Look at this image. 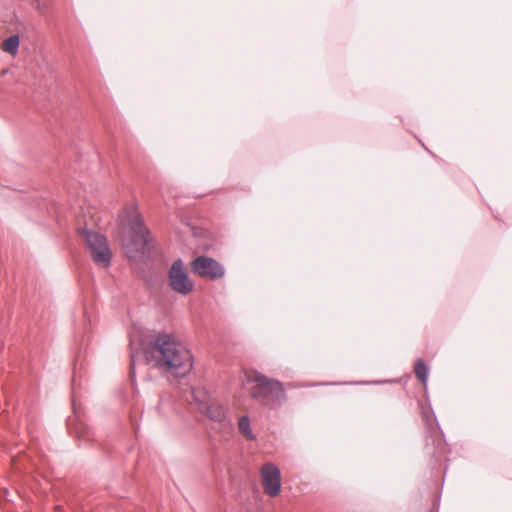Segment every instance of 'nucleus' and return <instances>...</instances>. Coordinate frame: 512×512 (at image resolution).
<instances>
[{
	"mask_svg": "<svg viewBox=\"0 0 512 512\" xmlns=\"http://www.w3.org/2000/svg\"><path fill=\"white\" fill-rule=\"evenodd\" d=\"M149 362L174 376H185L193 366L190 350L184 343L169 334H159L151 347L145 350Z\"/></svg>",
	"mask_w": 512,
	"mask_h": 512,
	"instance_id": "nucleus-1",
	"label": "nucleus"
},
{
	"mask_svg": "<svg viewBox=\"0 0 512 512\" xmlns=\"http://www.w3.org/2000/svg\"><path fill=\"white\" fill-rule=\"evenodd\" d=\"M191 269L195 274L210 280L220 279L225 274L224 267L218 261L206 256L195 258L191 263Z\"/></svg>",
	"mask_w": 512,
	"mask_h": 512,
	"instance_id": "nucleus-5",
	"label": "nucleus"
},
{
	"mask_svg": "<svg viewBox=\"0 0 512 512\" xmlns=\"http://www.w3.org/2000/svg\"><path fill=\"white\" fill-rule=\"evenodd\" d=\"M414 373H415L416 377L418 378V380H419L423 385H425V384H426V381H427V373H428V369H427L426 364L423 362V360L418 359V360L415 362V365H414Z\"/></svg>",
	"mask_w": 512,
	"mask_h": 512,
	"instance_id": "nucleus-11",
	"label": "nucleus"
},
{
	"mask_svg": "<svg viewBox=\"0 0 512 512\" xmlns=\"http://www.w3.org/2000/svg\"><path fill=\"white\" fill-rule=\"evenodd\" d=\"M169 285L174 291L183 295L193 290V282L190 280L180 260L175 261L170 268Z\"/></svg>",
	"mask_w": 512,
	"mask_h": 512,
	"instance_id": "nucleus-7",
	"label": "nucleus"
},
{
	"mask_svg": "<svg viewBox=\"0 0 512 512\" xmlns=\"http://www.w3.org/2000/svg\"><path fill=\"white\" fill-rule=\"evenodd\" d=\"M246 389L252 398L266 403L279 404L286 399L282 384L251 371L246 374Z\"/></svg>",
	"mask_w": 512,
	"mask_h": 512,
	"instance_id": "nucleus-2",
	"label": "nucleus"
},
{
	"mask_svg": "<svg viewBox=\"0 0 512 512\" xmlns=\"http://www.w3.org/2000/svg\"><path fill=\"white\" fill-rule=\"evenodd\" d=\"M238 430L247 439L254 440L255 435L253 434L250 427V420L247 415H243L238 420Z\"/></svg>",
	"mask_w": 512,
	"mask_h": 512,
	"instance_id": "nucleus-10",
	"label": "nucleus"
},
{
	"mask_svg": "<svg viewBox=\"0 0 512 512\" xmlns=\"http://www.w3.org/2000/svg\"><path fill=\"white\" fill-rule=\"evenodd\" d=\"M79 235L83 239L94 263L99 267H108L111 262L112 253L106 238L86 228L79 229Z\"/></svg>",
	"mask_w": 512,
	"mask_h": 512,
	"instance_id": "nucleus-4",
	"label": "nucleus"
},
{
	"mask_svg": "<svg viewBox=\"0 0 512 512\" xmlns=\"http://www.w3.org/2000/svg\"><path fill=\"white\" fill-rule=\"evenodd\" d=\"M149 244V234L140 215L135 213L122 246L125 254L130 259H137L142 256Z\"/></svg>",
	"mask_w": 512,
	"mask_h": 512,
	"instance_id": "nucleus-3",
	"label": "nucleus"
},
{
	"mask_svg": "<svg viewBox=\"0 0 512 512\" xmlns=\"http://www.w3.org/2000/svg\"><path fill=\"white\" fill-rule=\"evenodd\" d=\"M260 480L264 492L270 496L275 497L281 490V475L280 470L273 463H265L260 469Z\"/></svg>",
	"mask_w": 512,
	"mask_h": 512,
	"instance_id": "nucleus-6",
	"label": "nucleus"
},
{
	"mask_svg": "<svg viewBox=\"0 0 512 512\" xmlns=\"http://www.w3.org/2000/svg\"><path fill=\"white\" fill-rule=\"evenodd\" d=\"M19 45H20V37H19V35L14 34V35L8 37L7 39H5L0 44V49L3 52L8 53L14 57L18 53Z\"/></svg>",
	"mask_w": 512,
	"mask_h": 512,
	"instance_id": "nucleus-9",
	"label": "nucleus"
},
{
	"mask_svg": "<svg viewBox=\"0 0 512 512\" xmlns=\"http://www.w3.org/2000/svg\"><path fill=\"white\" fill-rule=\"evenodd\" d=\"M199 411L213 421H222L225 417L224 408L215 400L199 404Z\"/></svg>",
	"mask_w": 512,
	"mask_h": 512,
	"instance_id": "nucleus-8",
	"label": "nucleus"
}]
</instances>
